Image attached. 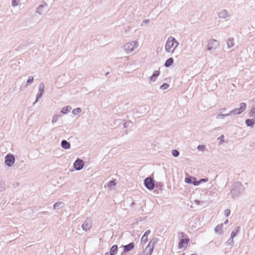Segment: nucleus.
<instances>
[{
	"instance_id": "f257e3e1",
	"label": "nucleus",
	"mask_w": 255,
	"mask_h": 255,
	"mask_svg": "<svg viewBox=\"0 0 255 255\" xmlns=\"http://www.w3.org/2000/svg\"><path fill=\"white\" fill-rule=\"evenodd\" d=\"M179 236V241L178 245V248L182 251L185 250L190 242L189 238L184 233L181 232L178 234Z\"/></svg>"
},
{
	"instance_id": "f03ea898",
	"label": "nucleus",
	"mask_w": 255,
	"mask_h": 255,
	"mask_svg": "<svg viewBox=\"0 0 255 255\" xmlns=\"http://www.w3.org/2000/svg\"><path fill=\"white\" fill-rule=\"evenodd\" d=\"M178 45V42L173 37H169L166 41L165 48L168 52H173Z\"/></svg>"
},
{
	"instance_id": "7ed1b4c3",
	"label": "nucleus",
	"mask_w": 255,
	"mask_h": 255,
	"mask_svg": "<svg viewBox=\"0 0 255 255\" xmlns=\"http://www.w3.org/2000/svg\"><path fill=\"white\" fill-rule=\"evenodd\" d=\"M138 42L137 41H132L128 42L125 45V49L127 53L132 52L134 49L138 47Z\"/></svg>"
},
{
	"instance_id": "20e7f679",
	"label": "nucleus",
	"mask_w": 255,
	"mask_h": 255,
	"mask_svg": "<svg viewBox=\"0 0 255 255\" xmlns=\"http://www.w3.org/2000/svg\"><path fill=\"white\" fill-rule=\"evenodd\" d=\"M247 105L245 103H242L240 104V108H236L233 111H232L229 114L223 115V116H228L231 114H240L243 113L246 109Z\"/></svg>"
},
{
	"instance_id": "39448f33",
	"label": "nucleus",
	"mask_w": 255,
	"mask_h": 255,
	"mask_svg": "<svg viewBox=\"0 0 255 255\" xmlns=\"http://www.w3.org/2000/svg\"><path fill=\"white\" fill-rule=\"evenodd\" d=\"M154 247V241H151L142 252V255H151Z\"/></svg>"
},
{
	"instance_id": "423d86ee",
	"label": "nucleus",
	"mask_w": 255,
	"mask_h": 255,
	"mask_svg": "<svg viewBox=\"0 0 255 255\" xmlns=\"http://www.w3.org/2000/svg\"><path fill=\"white\" fill-rule=\"evenodd\" d=\"M144 185L149 190H152L154 188V182L150 177H147L144 180Z\"/></svg>"
},
{
	"instance_id": "0eeeda50",
	"label": "nucleus",
	"mask_w": 255,
	"mask_h": 255,
	"mask_svg": "<svg viewBox=\"0 0 255 255\" xmlns=\"http://www.w3.org/2000/svg\"><path fill=\"white\" fill-rule=\"evenodd\" d=\"M14 157L12 154H8L5 157V163L8 166H11L14 162Z\"/></svg>"
},
{
	"instance_id": "6e6552de",
	"label": "nucleus",
	"mask_w": 255,
	"mask_h": 255,
	"mask_svg": "<svg viewBox=\"0 0 255 255\" xmlns=\"http://www.w3.org/2000/svg\"><path fill=\"white\" fill-rule=\"evenodd\" d=\"M219 45L218 42L215 40H211L209 41L208 44V49L213 50L216 49Z\"/></svg>"
},
{
	"instance_id": "1a4fd4ad",
	"label": "nucleus",
	"mask_w": 255,
	"mask_h": 255,
	"mask_svg": "<svg viewBox=\"0 0 255 255\" xmlns=\"http://www.w3.org/2000/svg\"><path fill=\"white\" fill-rule=\"evenodd\" d=\"M84 166V163L81 160H77L74 163V166L76 170L81 169Z\"/></svg>"
},
{
	"instance_id": "9d476101",
	"label": "nucleus",
	"mask_w": 255,
	"mask_h": 255,
	"mask_svg": "<svg viewBox=\"0 0 255 255\" xmlns=\"http://www.w3.org/2000/svg\"><path fill=\"white\" fill-rule=\"evenodd\" d=\"M134 244L133 243H130L128 245L124 246V251L126 252L131 251L134 248Z\"/></svg>"
},
{
	"instance_id": "9b49d317",
	"label": "nucleus",
	"mask_w": 255,
	"mask_h": 255,
	"mask_svg": "<svg viewBox=\"0 0 255 255\" xmlns=\"http://www.w3.org/2000/svg\"><path fill=\"white\" fill-rule=\"evenodd\" d=\"M223 229V225L221 224L217 225L215 228V231L217 233H221Z\"/></svg>"
},
{
	"instance_id": "f8f14e48",
	"label": "nucleus",
	"mask_w": 255,
	"mask_h": 255,
	"mask_svg": "<svg viewBox=\"0 0 255 255\" xmlns=\"http://www.w3.org/2000/svg\"><path fill=\"white\" fill-rule=\"evenodd\" d=\"M118 251V247L117 245H114L111 249L110 255H115L117 254Z\"/></svg>"
},
{
	"instance_id": "ddd939ff",
	"label": "nucleus",
	"mask_w": 255,
	"mask_h": 255,
	"mask_svg": "<svg viewBox=\"0 0 255 255\" xmlns=\"http://www.w3.org/2000/svg\"><path fill=\"white\" fill-rule=\"evenodd\" d=\"M61 145L65 149H69L70 147V144L65 140L62 141Z\"/></svg>"
},
{
	"instance_id": "4468645a",
	"label": "nucleus",
	"mask_w": 255,
	"mask_h": 255,
	"mask_svg": "<svg viewBox=\"0 0 255 255\" xmlns=\"http://www.w3.org/2000/svg\"><path fill=\"white\" fill-rule=\"evenodd\" d=\"M234 44V39L233 38H229L227 41L228 46L230 48L232 47Z\"/></svg>"
},
{
	"instance_id": "2eb2a0df",
	"label": "nucleus",
	"mask_w": 255,
	"mask_h": 255,
	"mask_svg": "<svg viewBox=\"0 0 255 255\" xmlns=\"http://www.w3.org/2000/svg\"><path fill=\"white\" fill-rule=\"evenodd\" d=\"M246 123L247 125L249 127L253 126V125H254V121L251 119H247L246 121Z\"/></svg>"
},
{
	"instance_id": "dca6fc26",
	"label": "nucleus",
	"mask_w": 255,
	"mask_h": 255,
	"mask_svg": "<svg viewBox=\"0 0 255 255\" xmlns=\"http://www.w3.org/2000/svg\"><path fill=\"white\" fill-rule=\"evenodd\" d=\"M196 179L192 177H187L185 178V181L186 183H192L193 180H195Z\"/></svg>"
},
{
	"instance_id": "f3484780",
	"label": "nucleus",
	"mask_w": 255,
	"mask_h": 255,
	"mask_svg": "<svg viewBox=\"0 0 255 255\" xmlns=\"http://www.w3.org/2000/svg\"><path fill=\"white\" fill-rule=\"evenodd\" d=\"M227 13L225 10L219 13V17L221 18H226L227 17Z\"/></svg>"
},
{
	"instance_id": "a211bd4d",
	"label": "nucleus",
	"mask_w": 255,
	"mask_h": 255,
	"mask_svg": "<svg viewBox=\"0 0 255 255\" xmlns=\"http://www.w3.org/2000/svg\"><path fill=\"white\" fill-rule=\"evenodd\" d=\"M71 108L69 107H66L62 109L61 112L63 114H66L71 110Z\"/></svg>"
},
{
	"instance_id": "6ab92c4d",
	"label": "nucleus",
	"mask_w": 255,
	"mask_h": 255,
	"mask_svg": "<svg viewBox=\"0 0 255 255\" xmlns=\"http://www.w3.org/2000/svg\"><path fill=\"white\" fill-rule=\"evenodd\" d=\"M81 110L80 108H76L73 110L72 113L74 115H78L81 112Z\"/></svg>"
},
{
	"instance_id": "aec40b11",
	"label": "nucleus",
	"mask_w": 255,
	"mask_h": 255,
	"mask_svg": "<svg viewBox=\"0 0 255 255\" xmlns=\"http://www.w3.org/2000/svg\"><path fill=\"white\" fill-rule=\"evenodd\" d=\"M148 240V236L143 235L141 238V242L145 243Z\"/></svg>"
},
{
	"instance_id": "412c9836",
	"label": "nucleus",
	"mask_w": 255,
	"mask_h": 255,
	"mask_svg": "<svg viewBox=\"0 0 255 255\" xmlns=\"http://www.w3.org/2000/svg\"><path fill=\"white\" fill-rule=\"evenodd\" d=\"M82 227L84 230L86 231V230H88L89 229V226L88 223H85L84 224H83Z\"/></svg>"
},
{
	"instance_id": "4be33fe9",
	"label": "nucleus",
	"mask_w": 255,
	"mask_h": 255,
	"mask_svg": "<svg viewBox=\"0 0 255 255\" xmlns=\"http://www.w3.org/2000/svg\"><path fill=\"white\" fill-rule=\"evenodd\" d=\"M169 87V85L167 83H164L160 86V88L163 90L167 89Z\"/></svg>"
},
{
	"instance_id": "5701e85b",
	"label": "nucleus",
	"mask_w": 255,
	"mask_h": 255,
	"mask_svg": "<svg viewBox=\"0 0 255 255\" xmlns=\"http://www.w3.org/2000/svg\"><path fill=\"white\" fill-rule=\"evenodd\" d=\"M172 154L175 157H177L179 155V152L177 150H173L172 151Z\"/></svg>"
},
{
	"instance_id": "b1692460",
	"label": "nucleus",
	"mask_w": 255,
	"mask_h": 255,
	"mask_svg": "<svg viewBox=\"0 0 255 255\" xmlns=\"http://www.w3.org/2000/svg\"><path fill=\"white\" fill-rule=\"evenodd\" d=\"M116 185V182H115V180H112V181H111L109 184H108V186L109 187H112V186H114Z\"/></svg>"
},
{
	"instance_id": "393cba45",
	"label": "nucleus",
	"mask_w": 255,
	"mask_h": 255,
	"mask_svg": "<svg viewBox=\"0 0 255 255\" xmlns=\"http://www.w3.org/2000/svg\"><path fill=\"white\" fill-rule=\"evenodd\" d=\"M33 81V77L32 76H30L28 77V79L27 80V83L30 84L32 83Z\"/></svg>"
},
{
	"instance_id": "a878e982",
	"label": "nucleus",
	"mask_w": 255,
	"mask_h": 255,
	"mask_svg": "<svg viewBox=\"0 0 255 255\" xmlns=\"http://www.w3.org/2000/svg\"><path fill=\"white\" fill-rule=\"evenodd\" d=\"M173 59L172 58H169L165 62V64H173Z\"/></svg>"
},
{
	"instance_id": "bb28decb",
	"label": "nucleus",
	"mask_w": 255,
	"mask_h": 255,
	"mask_svg": "<svg viewBox=\"0 0 255 255\" xmlns=\"http://www.w3.org/2000/svg\"><path fill=\"white\" fill-rule=\"evenodd\" d=\"M231 211L230 209H226L225 210L224 214L226 216H229L230 215Z\"/></svg>"
},
{
	"instance_id": "cd10ccee",
	"label": "nucleus",
	"mask_w": 255,
	"mask_h": 255,
	"mask_svg": "<svg viewBox=\"0 0 255 255\" xmlns=\"http://www.w3.org/2000/svg\"><path fill=\"white\" fill-rule=\"evenodd\" d=\"M255 114V107L253 108L252 110L250 112V116H253Z\"/></svg>"
},
{
	"instance_id": "c85d7f7f",
	"label": "nucleus",
	"mask_w": 255,
	"mask_h": 255,
	"mask_svg": "<svg viewBox=\"0 0 255 255\" xmlns=\"http://www.w3.org/2000/svg\"><path fill=\"white\" fill-rule=\"evenodd\" d=\"M205 146L203 145H199L197 148L199 150H203L205 149Z\"/></svg>"
},
{
	"instance_id": "c756f323",
	"label": "nucleus",
	"mask_w": 255,
	"mask_h": 255,
	"mask_svg": "<svg viewBox=\"0 0 255 255\" xmlns=\"http://www.w3.org/2000/svg\"><path fill=\"white\" fill-rule=\"evenodd\" d=\"M157 78L156 76H155L154 75L152 74V76L150 77V80L151 81H154L155 80V79Z\"/></svg>"
},
{
	"instance_id": "7c9ffc66",
	"label": "nucleus",
	"mask_w": 255,
	"mask_h": 255,
	"mask_svg": "<svg viewBox=\"0 0 255 255\" xmlns=\"http://www.w3.org/2000/svg\"><path fill=\"white\" fill-rule=\"evenodd\" d=\"M160 72L158 70L155 71L153 74L155 76H156L157 77L159 75Z\"/></svg>"
},
{
	"instance_id": "2f4dec72",
	"label": "nucleus",
	"mask_w": 255,
	"mask_h": 255,
	"mask_svg": "<svg viewBox=\"0 0 255 255\" xmlns=\"http://www.w3.org/2000/svg\"><path fill=\"white\" fill-rule=\"evenodd\" d=\"M192 183L194 185H198L200 183V182L199 181H196L195 180H193Z\"/></svg>"
},
{
	"instance_id": "473e14b6",
	"label": "nucleus",
	"mask_w": 255,
	"mask_h": 255,
	"mask_svg": "<svg viewBox=\"0 0 255 255\" xmlns=\"http://www.w3.org/2000/svg\"><path fill=\"white\" fill-rule=\"evenodd\" d=\"M237 233L232 232L231 235V238L233 239V238L236 236Z\"/></svg>"
},
{
	"instance_id": "72a5a7b5",
	"label": "nucleus",
	"mask_w": 255,
	"mask_h": 255,
	"mask_svg": "<svg viewBox=\"0 0 255 255\" xmlns=\"http://www.w3.org/2000/svg\"><path fill=\"white\" fill-rule=\"evenodd\" d=\"M150 233V230H148L147 231L145 232V233L144 234V235H146V236H148V235Z\"/></svg>"
},
{
	"instance_id": "f704fd0d",
	"label": "nucleus",
	"mask_w": 255,
	"mask_h": 255,
	"mask_svg": "<svg viewBox=\"0 0 255 255\" xmlns=\"http://www.w3.org/2000/svg\"><path fill=\"white\" fill-rule=\"evenodd\" d=\"M207 181H208V179H202L199 180V181L200 182V183L202 182H206Z\"/></svg>"
},
{
	"instance_id": "c9c22d12",
	"label": "nucleus",
	"mask_w": 255,
	"mask_h": 255,
	"mask_svg": "<svg viewBox=\"0 0 255 255\" xmlns=\"http://www.w3.org/2000/svg\"><path fill=\"white\" fill-rule=\"evenodd\" d=\"M228 222H229V221H228V220H226L225 221L224 223H225V224H228Z\"/></svg>"
},
{
	"instance_id": "e433bc0d",
	"label": "nucleus",
	"mask_w": 255,
	"mask_h": 255,
	"mask_svg": "<svg viewBox=\"0 0 255 255\" xmlns=\"http://www.w3.org/2000/svg\"><path fill=\"white\" fill-rule=\"evenodd\" d=\"M12 5H16V4H14V1H13V2H12Z\"/></svg>"
},
{
	"instance_id": "4c0bfd02",
	"label": "nucleus",
	"mask_w": 255,
	"mask_h": 255,
	"mask_svg": "<svg viewBox=\"0 0 255 255\" xmlns=\"http://www.w3.org/2000/svg\"><path fill=\"white\" fill-rule=\"evenodd\" d=\"M169 65H168V64L165 65V66H166V67H168Z\"/></svg>"
},
{
	"instance_id": "58836bf2",
	"label": "nucleus",
	"mask_w": 255,
	"mask_h": 255,
	"mask_svg": "<svg viewBox=\"0 0 255 255\" xmlns=\"http://www.w3.org/2000/svg\"><path fill=\"white\" fill-rule=\"evenodd\" d=\"M191 255H197V254H192Z\"/></svg>"
}]
</instances>
